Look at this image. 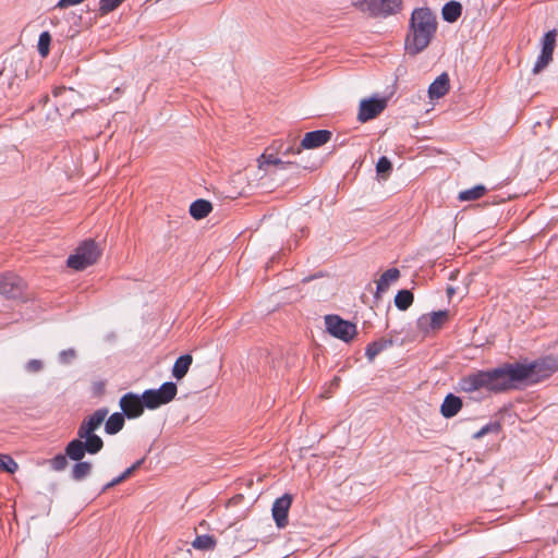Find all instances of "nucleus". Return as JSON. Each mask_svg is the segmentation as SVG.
<instances>
[{
	"mask_svg": "<svg viewBox=\"0 0 558 558\" xmlns=\"http://www.w3.org/2000/svg\"><path fill=\"white\" fill-rule=\"evenodd\" d=\"M557 371L558 359L546 356L529 364L507 363L489 371H477L462 377L459 386L464 392L485 389L498 393L515 387L518 383L536 384Z\"/></svg>",
	"mask_w": 558,
	"mask_h": 558,
	"instance_id": "f257e3e1",
	"label": "nucleus"
},
{
	"mask_svg": "<svg viewBox=\"0 0 558 558\" xmlns=\"http://www.w3.org/2000/svg\"><path fill=\"white\" fill-rule=\"evenodd\" d=\"M108 410L101 408L86 417L77 429V438L71 440L65 447V454L76 463L72 468L71 476L74 481H82L92 472V463L82 461L85 453L96 454L104 448L102 439L95 432L105 422Z\"/></svg>",
	"mask_w": 558,
	"mask_h": 558,
	"instance_id": "f03ea898",
	"label": "nucleus"
},
{
	"mask_svg": "<svg viewBox=\"0 0 558 558\" xmlns=\"http://www.w3.org/2000/svg\"><path fill=\"white\" fill-rule=\"evenodd\" d=\"M326 142H272L259 158V167L274 166L279 169L295 167L302 169L315 168L318 158L311 150Z\"/></svg>",
	"mask_w": 558,
	"mask_h": 558,
	"instance_id": "7ed1b4c3",
	"label": "nucleus"
},
{
	"mask_svg": "<svg viewBox=\"0 0 558 558\" xmlns=\"http://www.w3.org/2000/svg\"><path fill=\"white\" fill-rule=\"evenodd\" d=\"M436 31V15L427 8L415 9L411 14L410 28L404 40L408 53L415 56L426 49Z\"/></svg>",
	"mask_w": 558,
	"mask_h": 558,
	"instance_id": "20e7f679",
	"label": "nucleus"
},
{
	"mask_svg": "<svg viewBox=\"0 0 558 558\" xmlns=\"http://www.w3.org/2000/svg\"><path fill=\"white\" fill-rule=\"evenodd\" d=\"M100 257V250L93 240H85L68 257V267L74 270H83L95 264Z\"/></svg>",
	"mask_w": 558,
	"mask_h": 558,
	"instance_id": "39448f33",
	"label": "nucleus"
},
{
	"mask_svg": "<svg viewBox=\"0 0 558 558\" xmlns=\"http://www.w3.org/2000/svg\"><path fill=\"white\" fill-rule=\"evenodd\" d=\"M178 393V387L172 381L163 383L158 389H147L143 392L147 409L155 410L171 402Z\"/></svg>",
	"mask_w": 558,
	"mask_h": 558,
	"instance_id": "423d86ee",
	"label": "nucleus"
},
{
	"mask_svg": "<svg viewBox=\"0 0 558 558\" xmlns=\"http://www.w3.org/2000/svg\"><path fill=\"white\" fill-rule=\"evenodd\" d=\"M325 325L331 336L344 342L351 341L356 335L355 324L344 320L338 315H327Z\"/></svg>",
	"mask_w": 558,
	"mask_h": 558,
	"instance_id": "0eeeda50",
	"label": "nucleus"
},
{
	"mask_svg": "<svg viewBox=\"0 0 558 558\" xmlns=\"http://www.w3.org/2000/svg\"><path fill=\"white\" fill-rule=\"evenodd\" d=\"M401 0H352V4L373 15L393 14L401 8Z\"/></svg>",
	"mask_w": 558,
	"mask_h": 558,
	"instance_id": "6e6552de",
	"label": "nucleus"
},
{
	"mask_svg": "<svg viewBox=\"0 0 558 558\" xmlns=\"http://www.w3.org/2000/svg\"><path fill=\"white\" fill-rule=\"evenodd\" d=\"M387 108V99L385 97L364 98L360 101L357 120L367 122L377 118Z\"/></svg>",
	"mask_w": 558,
	"mask_h": 558,
	"instance_id": "1a4fd4ad",
	"label": "nucleus"
},
{
	"mask_svg": "<svg viewBox=\"0 0 558 558\" xmlns=\"http://www.w3.org/2000/svg\"><path fill=\"white\" fill-rule=\"evenodd\" d=\"M121 413L129 420L140 417L146 408L143 393L138 396L134 392H128L119 401Z\"/></svg>",
	"mask_w": 558,
	"mask_h": 558,
	"instance_id": "9d476101",
	"label": "nucleus"
},
{
	"mask_svg": "<svg viewBox=\"0 0 558 558\" xmlns=\"http://www.w3.org/2000/svg\"><path fill=\"white\" fill-rule=\"evenodd\" d=\"M24 281L15 274L8 272L0 276V294L7 298H17L24 290Z\"/></svg>",
	"mask_w": 558,
	"mask_h": 558,
	"instance_id": "9b49d317",
	"label": "nucleus"
},
{
	"mask_svg": "<svg viewBox=\"0 0 558 558\" xmlns=\"http://www.w3.org/2000/svg\"><path fill=\"white\" fill-rule=\"evenodd\" d=\"M292 504V497L289 494L277 498L272 505L271 513L279 529L284 527L288 524V513Z\"/></svg>",
	"mask_w": 558,
	"mask_h": 558,
	"instance_id": "f8f14e48",
	"label": "nucleus"
},
{
	"mask_svg": "<svg viewBox=\"0 0 558 558\" xmlns=\"http://www.w3.org/2000/svg\"><path fill=\"white\" fill-rule=\"evenodd\" d=\"M448 318L447 311L433 312L418 318V326L424 331L439 329Z\"/></svg>",
	"mask_w": 558,
	"mask_h": 558,
	"instance_id": "ddd939ff",
	"label": "nucleus"
},
{
	"mask_svg": "<svg viewBox=\"0 0 558 558\" xmlns=\"http://www.w3.org/2000/svg\"><path fill=\"white\" fill-rule=\"evenodd\" d=\"M450 89V78L448 73L444 72L429 85L428 96L430 99L444 97Z\"/></svg>",
	"mask_w": 558,
	"mask_h": 558,
	"instance_id": "4468645a",
	"label": "nucleus"
},
{
	"mask_svg": "<svg viewBox=\"0 0 558 558\" xmlns=\"http://www.w3.org/2000/svg\"><path fill=\"white\" fill-rule=\"evenodd\" d=\"M461 409V398L453 393H448L440 405V413L445 418H451L456 416Z\"/></svg>",
	"mask_w": 558,
	"mask_h": 558,
	"instance_id": "2eb2a0df",
	"label": "nucleus"
},
{
	"mask_svg": "<svg viewBox=\"0 0 558 558\" xmlns=\"http://www.w3.org/2000/svg\"><path fill=\"white\" fill-rule=\"evenodd\" d=\"M400 277L398 268H390L386 270L377 281L376 294L379 295L386 292L392 282H396Z\"/></svg>",
	"mask_w": 558,
	"mask_h": 558,
	"instance_id": "dca6fc26",
	"label": "nucleus"
},
{
	"mask_svg": "<svg viewBox=\"0 0 558 558\" xmlns=\"http://www.w3.org/2000/svg\"><path fill=\"white\" fill-rule=\"evenodd\" d=\"M192 362L193 357L191 354H183L179 356L173 364L172 376L177 380L182 379L187 374Z\"/></svg>",
	"mask_w": 558,
	"mask_h": 558,
	"instance_id": "f3484780",
	"label": "nucleus"
},
{
	"mask_svg": "<svg viewBox=\"0 0 558 558\" xmlns=\"http://www.w3.org/2000/svg\"><path fill=\"white\" fill-rule=\"evenodd\" d=\"M52 95L58 99L57 105L61 106L62 109H65L66 105L72 106L78 96L72 88L68 89L65 87H56Z\"/></svg>",
	"mask_w": 558,
	"mask_h": 558,
	"instance_id": "a211bd4d",
	"label": "nucleus"
},
{
	"mask_svg": "<svg viewBox=\"0 0 558 558\" xmlns=\"http://www.w3.org/2000/svg\"><path fill=\"white\" fill-rule=\"evenodd\" d=\"M211 203L206 199H196L190 206V214L194 219H203L211 211Z\"/></svg>",
	"mask_w": 558,
	"mask_h": 558,
	"instance_id": "6ab92c4d",
	"label": "nucleus"
},
{
	"mask_svg": "<svg viewBox=\"0 0 558 558\" xmlns=\"http://www.w3.org/2000/svg\"><path fill=\"white\" fill-rule=\"evenodd\" d=\"M124 415L121 412H116L111 414L106 423H105V430L109 435H116L119 433L125 423Z\"/></svg>",
	"mask_w": 558,
	"mask_h": 558,
	"instance_id": "aec40b11",
	"label": "nucleus"
},
{
	"mask_svg": "<svg viewBox=\"0 0 558 558\" xmlns=\"http://www.w3.org/2000/svg\"><path fill=\"white\" fill-rule=\"evenodd\" d=\"M462 12V5L457 1H449L442 8V17L449 23L456 22Z\"/></svg>",
	"mask_w": 558,
	"mask_h": 558,
	"instance_id": "412c9836",
	"label": "nucleus"
},
{
	"mask_svg": "<svg viewBox=\"0 0 558 558\" xmlns=\"http://www.w3.org/2000/svg\"><path fill=\"white\" fill-rule=\"evenodd\" d=\"M486 193V187L483 184L475 185L471 189L461 191L458 199L461 202L475 201L481 198Z\"/></svg>",
	"mask_w": 558,
	"mask_h": 558,
	"instance_id": "4be33fe9",
	"label": "nucleus"
},
{
	"mask_svg": "<svg viewBox=\"0 0 558 558\" xmlns=\"http://www.w3.org/2000/svg\"><path fill=\"white\" fill-rule=\"evenodd\" d=\"M390 340H378L369 343L366 347L365 355L369 361H373L376 355H378L381 351H384L386 348L391 345Z\"/></svg>",
	"mask_w": 558,
	"mask_h": 558,
	"instance_id": "5701e85b",
	"label": "nucleus"
},
{
	"mask_svg": "<svg viewBox=\"0 0 558 558\" xmlns=\"http://www.w3.org/2000/svg\"><path fill=\"white\" fill-rule=\"evenodd\" d=\"M216 539L208 534L198 535L196 538L192 542V546L195 549L199 550H213L216 547Z\"/></svg>",
	"mask_w": 558,
	"mask_h": 558,
	"instance_id": "b1692460",
	"label": "nucleus"
},
{
	"mask_svg": "<svg viewBox=\"0 0 558 558\" xmlns=\"http://www.w3.org/2000/svg\"><path fill=\"white\" fill-rule=\"evenodd\" d=\"M413 293L409 290H400L395 296V305L401 310H408L413 303Z\"/></svg>",
	"mask_w": 558,
	"mask_h": 558,
	"instance_id": "393cba45",
	"label": "nucleus"
},
{
	"mask_svg": "<svg viewBox=\"0 0 558 558\" xmlns=\"http://www.w3.org/2000/svg\"><path fill=\"white\" fill-rule=\"evenodd\" d=\"M556 37H557V31L551 29L547 32L543 37V47L542 52L543 54L549 56L553 58L554 49L556 46Z\"/></svg>",
	"mask_w": 558,
	"mask_h": 558,
	"instance_id": "a878e982",
	"label": "nucleus"
},
{
	"mask_svg": "<svg viewBox=\"0 0 558 558\" xmlns=\"http://www.w3.org/2000/svg\"><path fill=\"white\" fill-rule=\"evenodd\" d=\"M50 43H51V35L49 34V32H43L39 35L38 46H37L38 52L41 57L45 58L49 54Z\"/></svg>",
	"mask_w": 558,
	"mask_h": 558,
	"instance_id": "bb28decb",
	"label": "nucleus"
},
{
	"mask_svg": "<svg viewBox=\"0 0 558 558\" xmlns=\"http://www.w3.org/2000/svg\"><path fill=\"white\" fill-rule=\"evenodd\" d=\"M19 469L17 463L8 454L0 453V470L8 473H15Z\"/></svg>",
	"mask_w": 558,
	"mask_h": 558,
	"instance_id": "cd10ccee",
	"label": "nucleus"
},
{
	"mask_svg": "<svg viewBox=\"0 0 558 558\" xmlns=\"http://www.w3.org/2000/svg\"><path fill=\"white\" fill-rule=\"evenodd\" d=\"M391 168L392 166L390 160L385 156L380 157L376 163V172L381 174L384 178L390 173Z\"/></svg>",
	"mask_w": 558,
	"mask_h": 558,
	"instance_id": "c85d7f7f",
	"label": "nucleus"
},
{
	"mask_svg": "<svg viewBox=\"0 0 558 558\" xmlns=\"http://www.w3.org/2000/svg\"><path fill=\"white\" fill-rule=\"evenodd\" d=\"M332 132L328 130L311 131L304 134L303 140H331Z\"/></svg>",
	"mask_w": 558,
	"mask_h": 558,
	"instance_id": "c756f323",
	"label": "nucleus"
},
{
	"mask_svg": "<svg viewBox=\"0 0 558 558\" xmlns=\"http://www.w3.org/2000/svg\"><path fill=\"white\" fill-rule=\"evenodd\" d=\"M500 429L499 423H489L483 426L478 432L473 435L474 439H480L489 433H498Z\"/></svg>",
	"mask_w": 558,
	"mask_h": 558,
	"instance_id": "7c9ffc66",
	"label": "nucleus"
},
{
	"mask_svg": "<svg viewBox=\"0 0 558 558\" xmlns=\"http://www.w3.org/2000/svg\"><path fill=\"white\" fill-rule=\"evenodd\" d=\"M553 61V58L546 54L541 53L537 58L534 66H533V73L538 74L541 71H543L550 62Z\"/></svg>",
	"mask_w": 558,
	"mask_h": 558,
	"instance_id": "2f4dec72",
	"label": "nucleus"
},
{
	"mask_svg": "<svg viewBox=\"0 0 558 558\" xmlns=\"http://www.w3.org/2000/svg\"><path fill=\"white\" fill-rule=\"evenodd\" d=\"M50 463H51L52 469L56 471L64 470L68 464L66 454L65 456L57 454L56 457H53L51 459Z\"/></svg>",
	"mask_w": 558,
	"mask_h": 558,
	"instance_id": "473e14b6",
	"label": "nucleus"
},
{
	"mask_svg": "<svg viewBox=\"0 0 558 558\" xmlns=\"http://www.w3.org/2000/svg\"><path fill=\"white\" fill-rule=\"evenodd\" d=\"M76 356V352L74 349H66L59 353V361L62 364L71 363Z\"/></svg>",
	"mask_w": 558,
	"mask_h": 558,
	"instance_id": "72a5a7b5",
	"label": "nucleus"
},
{
	"mask_svg": "<svg viewBox=\"0 0 558 558\" xmlns=\"http://www.w3.org/2000/svg\"><path fill=\"white\" fill-rule=\"evenodd\" d=\"M26 371L31 373H37L43 368V363L39 360H31L25 365Z\"/></svg>",
	"mask_w": 558,
	"mask_h": 558,
	"instance_id": "f704fd0d",
	"label": "nucleus"
},
{
	"mask_svg": "<svg viewBox=\"0 0 558 558\" xmlns=\"http://www.w3.org/2000/svg\"><path fill=\"white\" fill-rule=\"evenodd\" d=\"M83 1H84V0H60V1L57 3V8L64 9V8H69V7H72V5L80 4V3H82Z\"/></svg>",
	"mask_w": 558,
	"mask_h": 558,
	"instance_id": "c9c22d12",
	"label": "nucleus"
},
{
	"mask_svg": "<svg viewBox=\"0 0 558 558\" xmlns=\"http://www.w3.org/2000/svg\"><path fill=\"white\" fill-rule=\"evenodd\" d=\"M144 461H145V458H142V459L137 460L136 462H134L130 468L133 469V471L135 472L137 469H140L142 466Z\"/></svg>",
	"mask_w": 558,
	"mask_h": 558,
	"instance_id": "e433bc0d",
	"label": "nucleus"
},
{
	"mask_svg": "<svg viewBox=\"0 0 558 558\" xmlns=\"http://www.w3.org/2000/svg\"><path fill=\"white\" fill-rule=\"evenodd\" d=\"M134 473L133 469L128 468L120 476L122 480H126L129 476H131Z\"/></svg>",
	"mask_w": 558,
	"mask_h": 558,
	"instance_id": "4c0bfd02",
	"label": "nucleus"
},
{
	"mask_svg": "<svg viewBox=\"0 0 558 558\" xmlns=\"http://www.w3.org/2000/svg\"><path fill=\"white\" fill-rule=\"evenodd\" d=\"M121 482H123L122 477L119 475L117 477H114L112 481H111V485L116 486L118 484H120Z\"/></svg>",
	"mask_w": 558,
	"mask_h": 558,
	"instance_id": "58836bf2",
	"label": "nucleus"
},
{
	"mask_svg": "<svg viewBox=\"0 0 558 558\" xmlns=\"http://www.w3.org/2000/svg\"><path fill=\"white\" fill-rule=\"evenodd\" d=\"M111 487H113V485H111V481H110L109 483H107V484L105 485V487H104V489H102V490L105 492V490H107V489H109V488H111Z\"/></svg>",
	"mask_w": 558,
	"mask_h": 558,
	"instance_id": "ea45409f",
	"label": "nucleus"
},
{
	"mask_svg": "<svg viewBox=\"0 0 558 558\" xmlns=\"http://www.w3.org/2000/svg\"><path fill=\"white\" fill-rule=\"evenodd\" d=\"M447 291H448V294H449V295H451V294L454 292L453 288H448V290H447Z\"/></svg>",
	"mask_w": 558,
	"mask_h": 558,
	"instance_id": "a19ab883",
	"label": "nucleus"
},
{
	"mask_svg": "<svg viewBox=\"0 0 558 558\" xmlns=\"http://www.w3.org/2000/svg\"><path fill=\"white\" fill-rule=\"evenodd\" d=\"M338 383H339V378L335 377L332 384L338 385Z\"/></svg>",
	"mask_w": 558,
	"mask_h": 558,
	"instance_id": "79ce46f5",
	"label": "nucleus"
}]
</instances>
